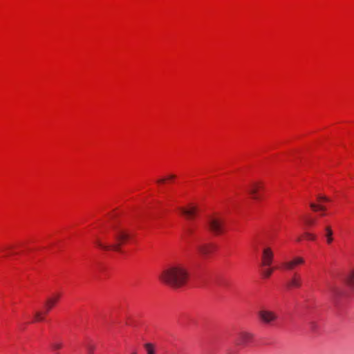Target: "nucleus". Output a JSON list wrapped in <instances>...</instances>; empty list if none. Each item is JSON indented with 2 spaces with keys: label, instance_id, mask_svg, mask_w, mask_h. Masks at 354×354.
<instances>
[{
  "label": "nucleus",
  "instance_id": "nucleus-6",
  "mask_svg": "<svg viewBox=\"0 0 354 354\" xmlns=\"http://www.w3.org/2000/svg\"><path fill=\"white\" fill-rule=\"evenodd\" d=\"M253 339V334L246 331L240 332L235 339V344L238 346H245Z\"/></svg>",
  "mask_w": 354,
  "mask_h": 354
},
{
  "label": "nucleus",
  "instance_id": "nucleus-26",
  "mask_svg": "<svg viewBox=\"0 0 354 354\" xmlns=\"http://www.w3.org/2000/svg\"><path fill=\"white\" fill-rule=\"evenodd\" d=\"M175 177H176V176H175L174 175H170V176H169V177H168V179H173V178H174Z\"/></svg>",
  "mask_w": 354,
  "mask_h": 354
},
{
  "label": "nucleus",
  "instance_id": "nucleus-2",
  "mask_svg": "<svg viewBox=\"0 0 354 354\" xmlns=\"http://www.w3.org/2000/svg\"><path fill=\"white\" fill-rule=\"evenodd\" d=\"M114 237L116 241L114 244H105L99 239H97L95 243L97 247L103 250L120 252L122 244L130 238V234L122 228L114 227Z\"/></svg>",
  "mask_w": 354,
  "mask_h": 354
},
{
  "label": "nucleus",
  "instance_id": "nucleus-11",
  "mask_svg": "<svg viewBox=\"0 0 354 354\" xmlns=\"http://www.w3.org/2000/svg\"><path fill=\"white\" fill-rule=\"evenodd\" d=\"M215 248V245L212 243L201 244L197 247L198 252L202 255H207L212 253Z\"/></svg>",
  "mask_w": 354,
  "mask_h": 354
},
{
  "label": "nucleus",
  "instance_id": "nucleus-8",
  "mask_svg": "<svg viewBox=\"0 0 354 354\" xmlns=\"http://www.w3.org/2000/svg\"><path fill=\"white\" fill-rule=\"evenodd\" d=\"M304 263V259L302 257H297L292 260L284 261L282 263V267L287 270H292L294 268Z\"/></svg>",
  "mask_w": 354,
  "mask_h": 354
},
{
  "label": "nucleus",
  "instance_id": "nucleus-10",
  "mask_svg": "<svg viewBox=\"0 0 354 354\" xmlns=\"http://www.w3.org/2000/svg\"><path fill=\"white\" fill-rule=\"evenodd\" d=\"M289 288H299L301 286V278L298 273H294L287 283Z\"/></svg>",
  "mask_w": 354,
  "mask_h": 354
},
{
  "label": "nucleus",
  "instance_id": "nucleus-4",
  "mask_svg": "<svg viewBox=\"0 0 354 354\" xmlns=\"http://www.w3.org/2000/svg\"><path fill=\"white\" fill-rule=\"evenodd\" d=\"M258 317L261 322L265 324H272L277 319L278 316L274 311L261 309L258 312Z\"/></svg>",
  "mask_w": 354,
  "mask_h": 354
},
{
  "label": "nucleus",
  "instance_id": "nucleus-9",
  "mask_svg": "<svg viewBox=\"0 0 354 354\" xmlns=\"http://www.w3.org/2000/svg\"><path fill=\"white\" fill-rule=\"evenodd\" d=\"M60 297H61L60 294L57 293L47 299L46 304H45L46 308L45 314L48 313V311H50L52 309V308H53V306L55 305V304L59 299Z\"/></svg>",
  "mask_w": 354,
  "mask_h": 354
},
{
  "label": "nucleus",
  "instance_id": "nucleus-7",
  "mask_svg": "<svg viewBox=\"0 0 354 354\" xmlns=\"http://www.w3.org/2000/svg\"><path fill=\"white\" fill-rule=\"evenodd\" d=\"M263 189V184L261 182H253L250 184L247 188L248 192L252 196L253 199L259 198V191Z\"/></svg>",
  "mask_w": 354,
  "mask_h": 354
},
{
  "label": "nucleus",
  "instance_id": "nucleus-23",
  "mask_svg": "<svg viewBox=\"0 0 354 354\" xmlns=\"http://www.w3.org/2000/svg\"><path fill=\"white\" fill-rule=\"evenodd\" d=\"M306 223L308 225H313L315 224V221L313 219H307Z\"/></svg>",
  "mask_w": 354,
  "mask_h": 354
},
{
  "label": "nucleus",
  "instance_id": "nucleus-3",
  "mask_svg": "<svg viewBox=\"0 0 354 354\" xmlns=\"http://www.w3.org/2000/svg\"><path fill=\"white\" fill-rule=\"evenodd\" d=\"M207 226L214 234H221L225 231V220L218 216H209L207 221Z\"/></svg>",
  "mask_w": 354,
  "mask_h": 354
},
{
  "label": "nucleus",
  "instance_id": "nucleus-12",
  "mask_svg": "<svg viewBox=\"0 0 354 354\" xmlns=\"http://www.w3.org/2000/svg\"><path fill=\"white\" fill-rule=\"evenodd\" d=\"M196 211L197 209L195 207H191L189 209L180 208V212L182 214H184L188 219L192 218L195 216Z\"/></svg>",
  "mask_w": 354,
  "mask_h": 354
},
{
  "label": "nucleus",
  "instance_id": "nucleus-16",
  "mask_svg": "<svg viewBox=\"0 0 354 354\" xmlns=\"http://www.w3.org/2000/svg\"><path fill=\"white\" fill-rule=\"evenodd\" d=\"M274 269L269 267H266V268L263 269L262 273L264 277L268 278L271 276V274L273 272Z\"/></svg>",
  "mask_w": 354,
  "mask_h": 354
},
{
  "label": "nucleus",
  "instance_id": "nucleus-1",
  "mask_svg": "<svg viewBox=\"0 0 354 354\" xmlns=\"http://www.w3.org/2000/svg\"><path fill=\"white\" fill-rule=\"evenodd\" d=\"M188 278L189 274L187 269L180 264L167 268L159 276L161 281L174 288H179L185 286Z\"/></svg>",
  "mask_w": 354,
  "mask_h": 354
},
{
  "label": "nucleus",
  "instance_id": "nucleus-18",
  "mask_svg": "<svg viewBox=\"0 0 354 354\" xmlns=\"http://www.w3.org/2000/svg\"><path fill=\"white\" fill-rule=\"evenodd\" d=\"M95 348V347L93 344H88L86 345V350H87L88 354H93Z\"/></svg>",
  "mask_w": 354,
  "mask_h": 354
},
{
  "label": "nucleus",
  "instance_id": "nucleus-24",
  "mask_svg": "<svg viewBox=\"0 0 354 354\" xmlns=\"http://www.w3.org/2000/svg\"><path fill=\"white\" fill-rule=\"evenodd\" d=\"M326 209L324 206L323 205H319V210H321V211H325Z\"/></svg>",
  "mask_w": 354,
  "mask_h": 354
},
{
  "label": "nucleus",
  "instance_id": "nucleus-15",
  "mask_svg": "<svg viewBox=\"0 0 354 354\" xmlns=\"http://www.w3.org/2000/svg\"><path fill=\"white\" fill-rule=\"evenodd\" d=\"M144 347L147 351V354H156L155 346L151 343H146Z\"/></svg>",
  "mask_w": 354,
  "mask_h": 354
},
{
  "label": "nucleus",
  "instance_id": "nucleus-22",
  "mask_svg": "<svg viewBox=\"0 0 354 354\" xmlns=\"http://www.w3.org/2000/svg\"><path fill=\"white\" fill-rule=\"evenodd\" d=\"M317 199L319 201H329L328 198L324 196H318Z\"/></svg>",
  "mask_w": 354,
  "mask_h": 354
},
{
  "label": "nucleus",
  "instance_id": "nucleus-17",
  "mask_svg": "<svg viewBox=\"0 0 354 354\" xmlns=\"http://www.w3.org/2000/svg\"><path fill=\"white\" fill-rule=\"evenodd\" d=\"M44 320L43 313L40 311H37L35 313V322H42Z\"/></svg>",
  "mask_w": 354,
  "mask_h": 354
},
{
  "label": "nucleus",
  "instance_id": "nucleus-25",
  "mask_svg": "<svg viewBox=\"0 0 354 354\" xmlns=\"http://www.w3.org/2000/svg\"><path fill=\"white\" fill-rule=\"evenodd\" d=\"M165 182V178L159 179L157 180L158 183H163Z\"/></svg>",
  "mask_w": 354,
  "mask_h": 354
},
{
  "label": "nucleus",
  "instance_id": "nucleus-28",
  "mask_svg": "<svg viewBox=\"0 0 354 354\" xmlns=\"http://www.w3.org/2000/svg\"><path fill=\"white\" fill-rule=\"evenodd\" d=\"M133 354H136V352H134Z\"/></svg>",
  "mask_w": 354,
  "mask_h": 354
},
{
  "label": "nucleus",
  "instance_id": "nucleus-20",
  "mask_svg": "<svg viewBox=\"0 0 354 354\" xmlns=\"http://www.w3.org/2000/svg\"><path fill=\"white\" fill-rule=\"evenodd\" d=\"M305 237L307 239L312 240V241H314V240L316 239V236L313 234H310V233H306L305 234Z\"/></svg>",
  "mask_w": 354,
  "mask_h": 354
},
{
  "label": "nucleus",
  "instance_id": "nucleus-14",
  "mask_svg": "<svg viewBox=\"0 0 354 354\" xmlns=\"http://www.w3.org/2000/svg\"><path fill=\"white\" fill-rule=\"evenodd\" d=\"M324 236L326 237V243L328 244H331L332 242L333 241V231L332 230V227L329 225L326 226L324 228Z\"/></svg>",
  "mask_w": 354,
  "mask_h": 354
},
{
  "label": "nucleus",
  "instance_id": "nucleus-27",
  "mask_svg": "<svg viewBox=\"0 0 354 354\" xmlns=\"http://www.w3.org/2000/svg\"><path fill=\"white\" fill-rule=\"evenodd\" d=\"M332 292H334V294H335V290H332Z\"/></svg>",
  "mask_w": 354,
  "mask_h": 354
},
{
  "label": "nucleus",
  "instance_id": "nucleus-13",
  "mask_svg": "<svg viewBox=\"0 0 354 354\" xmlns=\"http://www.w3.org/2000/svg\"><path fill=\"white\" fill-rule=\"evenodd\" d=\"M345 283L351 288H354V269L351 270L344 277Z\"/></svg>",
  "mask_w": 354,
  "mask_h": 354
},
{
  "label": "nucleus",
  "instance_id": "nucleus-21",
  "mask_svg": "<svg viewBox=\"0 0 354 354\" xmlns=\"http://www.w3.org/2000/svg\"><path fill=\"white\" fill-rule=\"evenodd\" d=\"M310 207H311L314 211H315V212H317V211H318V210H319V205H316V204H315V203H311L310 204Z\"/></svg>",
  "mask_w": 354,
  "mask_h": 354
},
{
  "label": "nucleus",
  "instance_id": "nucleus-19",
  "mask_svg": "<svg viewBox=\"0 0 354 354\" xmlns=\"http://www.w3.org/2000/svg\"><path fill=\"white\" fill-rule=\"evenodd\" d=\"M53 348L55 350H59L62 347V344L61 342H54L52 344Z\"/></svg>",
  "mask_w": 354,
  "mask_h": 354
},
{
  "label": "nucleus",
  "instance_id": "nucleus-5",
  "mask_svg": "<svg viewBox=\"0 0 354 354\" xmlns=\"http://www.w3.org/2000/svg\"><path fill=\"white\" fill-rule=\"evenodd\" d=\"M274 259V252L271 248L265 247L262 250L261 266L269 267L272 265Z\"/></svg>",
  "mask_w": 354,
  "mask_h": 354
}]
</instances>
